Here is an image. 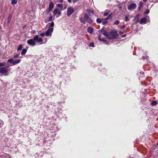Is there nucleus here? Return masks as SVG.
Returning <instances> with one entry per match:
<instances>
[{"mask_svg": "<svg viewBox=\"0 0 158 158\" xmlns=\"http://www.w3.org/2000/svg\"><path fill=\"white\" fill-rule=\"evenodd\" d=\"M74 12V10L73 7H70L68 8L67 11V15L69 16Z\"/></svg>", "mask_w": 158, "mask_h": 158, "instance_id": "nucleus-4", "label": "nucleus"}, {"mask_svg": "<svg viewBox=\"0 0 158 158\" xmlns=\"http://www.w3.org/2000/svg\"><path fill=\"white\" fill-rule=\"evenodd\" d=\"M157 104V102L156 101H153L151 102V104L152 106H155Z\"/></svg>", "mask_w": 158, "mask_h": 158, "instance_id": "nucleus-24", "label": "nucleus"}, {"mask_svg": "<svg viewBox=\"0 0 158 158\" xmlns=\"http://www.w3.org/2000/svg\"><path fill=\"white\" fill-rule=\"evenodd\" d=\"M67 1L69 3H71V0H67Z\"/></svg>", "mask_w": 158, "mask_h": 158, "instance_id": "nucleus-44", "label": "nucleus"}, {"mask_svg": "<svg viewBox=\"0 0 158 158\" xmlns=\"http://www.w3.org/2000/svg\"><path fill=\"white\" fill-rule=\"evenodd\" d=\"M126 36V35L124 34L122 36V37L123 38V37H125Z\"/></svg>", "mask_w": 158, "mask_h": 158, "instance_id": "nucleus-42", "label": "nucleus"}, {"mask_svg": "<svg viewBox=\"0 0 158 158\" xmlns=\"http://www.w3.org/2000/svg\"><path fill=\"white\" fill-rule=\"evenodd\" d=\"M33 39L35 42H37V43H40L42 42L43 41V39L40 37L38 35H35Z\"/></svg>", "mask_w": 158, "mask_h": 158, "instance_id": "nucleus-6", "label": "nucleus"}, {"mask_svg": "<svg viewBox=\"0 0 158 158\" xmlns=\"http://www.w3.org/2000/svg\"><path fill=\"white\" fill-rule=\"evenodd\" d=\"M20 61L21 60L20 59H18L14 60V62H13V65L19 64L20 62Z\"/></svg>", "mask_w": 158, "mask_h": 158, "instance_id": "nucleus-13", "label": "nucleus"}, {"mask_svg": "<svg viewBox=\"0 0 158 158\" xmlns=\"http://www.w3.org/2000/svg\"><path fill=\"white\" fill-rule=\"evenodd\" d=\"M88 31L90 34H92L93 32V29L91 27H89L88 29Z\"/></svg>", "mask_w": 158, "mask_h": 158, "instance_id": "nucleus-12", "label": "nucleus"}, {"mask_svg": "<svg viewBox=\"0 0 158 158\" xmlns=\"http://www.w3.org/2000/svg\"><path fill=\"white\" fill-rule=\"evenodd\" d=\"M149 10H146L145 12L144 13V14H148L149 13Z\"/></svg>", "mask_w": 158, "mask_h": 158, "instance_id": "nucleus-32", "label": "nucleus"}, {"mask_svg": "<svg viewBox=\"0 0 158 158\" xmlns=\"http://www.w3.org/2000/svg\"><path fill=\"white\" fill-rule=\"evenodd\" d=\"M54 6V3L52 1H50L49 5L48 10L50 12L53 9Z\"/></svg>", "mask_w": 158, "mask_h": 158, "instance_id": "nucleus-10", "label": "nucleus"}, {"mask_svg": "<svg viewBox=\"0 0 158 158\" xmlns=\"http://www.w3.org/2000/svg\"><path fill=\"white\" fill-rule=\"evenodd\" d=\"M147 19L146 18H143L141 19L139 23L141 24H145L146 23Z\"/></svg>", "mask_w": 158, "mask_h": 158, "instance_id": "nucleus-11", "label": "nucleus"}, {"mask_svg": "<svg viewBox=\"0 0 158 158\" xmlns=\"http://www.w3.org/2000/svg\"><path fill=\"white\" fill-rule=\"evenodd\" d=\"M11 16L10 15H9L8 18V22L7 23H10V20L11 19Z\"/></svg>", "mask_w": 158, "mask_h": 158, "instance_id": "nucleus-25", "label": "nucleus"}, {"mask_svg": "<svg viewBox=\"0 0 158 158\" xmlns=\"http://www.w3.org/2000/svg\"><path fill=\"white\" fill-rule=\"evenodd\" d=\"M98 39L100 41H102L104 43H106V40H104L103 39L101 38H100V35H99V37Z\"/></svg>", "mask_w": 158, "mask_h": 158, "instance_id": "nucleus-16", "label": "nucleus"}, {"mask_svg": "<svg viewBox=\"0 0 158 158\" xmlns=\"http://www.w3.org/2000/svg\"><path fill=\"white\" fill-rule=\"evenodd\" d=\"M118 35L117 33V31H112L109 33L110 39H116Z\"/></svg>", "mask_w": 158, "mask_h": 158, "instance_id": "nucleus-3", "label": "nucleus"}, {"mask_svg": "<svg viewBox=\"0 0 158 158\" xmlns=\"http://www.w3.org/2000/svg\"><path fill=\"white\" fill-rule=\"evenodd\" d=\"M126 27V26L125 25H122V26L121 27V29H123L124 28Z\"/></svg>", "mask_w": 158, "mask_h": 158, "instance_id": "nucleus-38", "label": "nucleus"}, {"mask_svg": "<svg viewBox=\"0 0 158 158\" xmlns=\"http://www.w3.org/2000/svg\"><path fill=\"white\" fill-rule=\"evenodd\" d=\"M11 69H6L5 67L0 68V76H7L8 75L9 73L8 71H10Z\"/></svg>", "mask_w": 158, "mask_h": 158, "instance_id": "nucleus-2", "label": "nucleus"}, {"mask_svg": "<svg viewBox=\"0 0 158 158\" xmlns=\"http://www.w3.org/2000/svg\"><path fill=\"white\" fill-rule=\"evenodd\" d=\"M136 4L135 3H133L128 6V9L130 10L134 9L136 8Z\"/></svg>", "mask_w": 158, "mask_h": 158, "instance_id": "nucleus-9", "label": "nucleus"}, {"mask_svg": "<svg viewBox=\"0 0 158 158\" xmlns=\"http://www.w3.org/2000/svg\"><path fill=\"white\" fill-rule=\"evenodd\" d=\"M107 22V20L106 19H102V23L103 25L106 24Z\"/></svg>", "mask_w": 158, "mask_h": 158, "instance_id": "nucleus-20", "label": "nucleus"}, {"mask_svg": "<svg viewBox=\"0 0 158 158\" xmlns=\"http://www.w3.org/2000/svg\"><path fill=\"white\" fill-rule=\"evenodd\" d=\"M109 12H110V11L108 10V12H106L104 13L103 14L104 16H107L109 14Z\"/></svg>", "mask_w": 158, "mask_h": 158, "instance_id": "nucleus-28", "label": "nucleus"}, {"mask_svg": "<svg viewBox=\"0 0 158 158\" xmlns=\"http://www.w3.org/2000/svg\"><path fill=\"white\" fill-rule=\"evenodd\" d=\"M7 62L10 63H12L13 65V62H14V59L12 58H11L8 60Z\"/></svg>", "mask_w": 158, "mask_h": 158, "instance_id": "nucleus-18", "label": "nucleus"}, {"mask_svg": "<svg viewBox=\"0 0 158 158\" xmlns=\"http://www.w3.org/2000/svg\"><path fill=\"white\" fill-rule=\"evenodd\" d=\"M112 13L110 14V15H109L106 18V20H108V19H111L112 18Z\"/></svg>", "mask_w": 158, "mask_h": 158, "instance_id": "nucleus-19", "label": "nucleus"}, {"mask_svg": "<svg viewBox=\"0 0 158 158\" xmlns=\"http://www.w3.org/2000/svg\"><path fill=\"white\" fill-rule=\"evenodd\" d=\"M125 20L126 21H127L129 20V19L128 18V16H126L125 17Z\"/></svg>", "mask_w": 158, "mask_h": 158, "instance_id": "nucleus-33", "label": "nucleus"}, {"mask_svg": "<svg viewBox=\"0 0 158 158\" xmlns=\"http://www.w3.org/2000/svg\"><path fill=\"white\" fill-rule=\"evenodd\" d=\"M58 9H55L53 12V15L55 16H56V15L58 14Z\"/></svg>", "mask_w": 158, "mask_h": 158, "instance_id": "nucleus-15", "label": "nucleus"}, {"mask_svg": "<svg viewBox=\"0 0 158 158\" xmlns=\"http://www.w3.org/2000/svg\"><path fill=\"white\" fill-rule=\"evenodd\" d=\"M23 48V46L22 45L20 44L19 45V47H18V49H17V51H20L22 50Z\"/></svg>", "mask_w": 158, "mask_h": 158, "instance_id": "nucleus-21", "label": "nucleus"}, {"mask_svg": "<svg viewBox=\"0 0 158 158\" xmlns=\"http://www.w3.org/2000/svg\"><path fill=\"white\" fill-rule=\"evenodd\" d=\"M52 15H51L49 16V21H51L52 20Z\"/></svg>", "mask_w": 158, "mask_h": 158, "instance_id": "nucleus-35", "label": "nucleus"}, {"mask_svg": "<svg viewBox=\"0 0 158 158\" xmlns=\"http://www.w3.org/2000/svg\"><path fill=\"white\" fill-rule=\"evenodd\" d=\"M5 65V62H1L0 63V67H2Z\"/></svg>", "mask_w": 158, "mask_h": 158, "instance_id": "nucleus-29", "label": "nucleus"}, {"mask_svg": "<svg viewBox=\"0 0 158 158\" xmlns=\"http://www.w3.org/2000/svg\"><path fill=\"white\" fill-rule=\"evenodd\" d=\"M27 52V50L25 48L23 49L21 52L22 55H23L25 54Z\"/></svg>", "mask_w": 158, "mask_h": 158, "instance_id": "nucleus-14", "label": "nucleus"}, {"mask_svg": "<svg viewBox=\"0 0 158 158\" xmlns=\"http://www.w3.org/2000/svg\"><path fill=\"white\" fill-rule=\"evenodd\" d=\"M139 15H137L136 17H135V19H136V18H138L139 17Z\"/></svg>", "mask_w": 158, "mask_h": 158, "instance_id": "nucleus-41", "label": "nucleus"}, {"mask_svg": "<svg viewBox=\"0 0 158 158\" xmlns=\"http://www.w3.org/2000/svg\"><path fill=\"white\" fill-rule=\"evenodd\" d=\"M27 43L29 45L32 47L34 46L36 44V43L33 38L28 40Z\"/></svg>", "mask_w": 158, "mask_h": 158, "instance_id": "nucleus-5", "label": "nucleus"}, {"mask_svg": "<svg viewBox=\"0 0 158 158\" xmlns=\"http://www.w3.org/2000/svg\"><path fill=\"white\" fill-rule=\"evenodd\" d=\"M59 1L61 3H62L63 2V0H59Z\"/></svg>", "mask_w": 158, "mask_h": 158, "instance_id": "nucleus-43", "label": "nucleus"}, {"mask_svg": "<svg viewBox=\"0 0 158 158\" xmlns=\"http://www.w3.org/2000/svg\"><path fill=\"white\" fill-rule=\"evenodd\" d=\"M50 27L53 28L54 26V23L53 22H52L50 24Z\"/></svg>", "mask_w": 158, "mask_h": 158, "instance_id": "nucleus-30", "label": "nucleus"}, {"mask_svg": "<svg viewBox=\"0 0 158 158\" xmlns=\"http://www.w3.org/2000/svg\"><path fill=\"white\" fill-rule=\"evenodd\" d=\"M119 33L120 35L123 34V32L122 31H120L119 32Z\"/></svg>", "mask_w": 158, "mask_h": 158, "instance_id": "nucleus-40", "label": "nucleus"}, {"mask_svg": "<svg viewBox=\"0 0 158 158\" xmlns=\"http://www.w3.org/2000/svg\"><path fill=\"white\" fill-rule=\"evenodd\" d=\"M19 54H16L14 56V58H16L18 57L19 56Z\"/></svg>", "mask_w": 158, "mask_h": 158, "instance_id": "nucleus-37", "label": "nucleus"}, {"mask_svg": "<svg viewBox=\"0 0 158 158\" xmlns=\"http://www.w3.org/2000/svg\"><path fill=\"white\" fill-rule=\"evenodd\" d=\"M53 30V28L50 27L47 31L45 32V34L47 36L50 35V37L52 36V34Z\"/></svg>", "mask_w": 158, "mask_h": 158, "instance_id": "nucleus-7", "label": "nucleus"}, {"mask_svg": "<svg viewBox=\"0 0 158 158\" xmlns=\"http://www.w3.org/2000/svg\"><path fill=\"white\" fill-rule=\"evenodd\" d=\"M78 1V0H73V3H74Z\"/></svg>", "mask_w": 158, "mask_h": 158, "instance_id": "nucleus-39", "label": "nucleus"}, {"mask_svg": "<svg viewBox=\"0 0 158 158\" xmlns=\"http://www.w3.org/2000/svg\"><path fill=\"white\" fill-rule=\"evenodd\" d=\"M89 46L90 47H94V43H91L89 45Z\"/></svg>", "mask_w": 158, "mask_h": 158, "instance_id": "nucleus-34", "label": "nucleus"}, {"mask_svg": "<svg viewBox=\"0 0 158 158\" xmlns=\"http://www.w3.org/2000/svg\"><path fill=\"white\" fill-rule=\"evenodd\" d=\"M102 20L99 18H98L96 19L97 22L98 23H100L102 22Z\"/></svg>", "mask_w": 158, "mask_h": 158, "instance_id": "nucleus-22", "label": "nucleus"}, {"mask_svg": "<svg viewBox=\"0 0 158 158\" xmlns=\"http://www.w3.org/2000/svg\"><path fill=\"white\" fill-rule=\"evenodd\" d=\"M17 2V0H12L11 3L12 4H16Z\"/></svg>", "mask_w": 158, "mask_h": 158, "instance_id": "nucleus-23", "label": "nucleus"}, {"mask_svg": "<svg viewBox=\"0 0 158 158\" xmlns=\"http://www.w3.org/2000/svg\"><path fill=\"white\" fill-rule=\"evenodd\" d=\"M98 32L100 34V35H101V34H102L103 35H104V36H106V38H108V39H109V34H108V33H107V32H105L103 30H99V31H98Z\"/></svg>", "mask_w": 158, "mask_h": 158, "instance_id": "nucleus-8", "label": "nucleus"}, {"mask_svg": "<svg viewBox=\"0 0 158 158\" xmlns=\"http://www.w3.org/2000/svg\"><path fill=\"white\" fill-rule=\"evenodd\" d=\"M61 15V11L59 10L58 13V14L56 15V17L57 18L60 15Z\"/></svg>", "mask_w": 158, "mask_h": 158, "instance_id": "nucleus-27", "label": "nucleus"}, {"mask_svg": "<svg viewBox=\"0 0 158 158\" xmlns=\"http://www.w3.org/2000/svg\"><path fill=\"white\" fill-rule=\"evenodd\" d=\"M86 12L85 13L79 18V20L81 23H83L87 22L89 24H92L93 21L89 16L91 14H94V12L92 10L89 9L86 10Z\"/></svg>", "mask_w": 158, "mask_h": 158, "instance_id": "nucleus-1", "label": "nucleus"}, {"mask_svg": "<svg viewBox=\"0 0 158 158\" xmlns=\"http://www.w3.org/2000/svg\"><path fill=\"white\" fill-rule=\"evenodd\" d=\"M57 6L61 10H63V6L62 4H57Z\"/></svg>", "mask_w": 158, "mask_h": 158, "instance_id": "nucleus-17", "label": "nucleus"}, {"mask_svg": "<svg viewBox=\"0 0 158 158\" xmlns=\"http://www.w3.org/2000/svg\"><path fill=\"white\" fill-rule=\"evenodd\" d=\"M40 35L42 37L44 36L45 35H46V34H45V33H42L40 34Z\"/></svg>", "mask_w": 158, "mask_h": 158, "instance_id": "nucleus-36", "label": "nucleus"}, {"mask_svg": "<svg viewBox=\"0 0 158 158\" xmlns=\"http://www.w3.org/2000/svg\"><path fill=\"white\" fill-rule=\"evenodd\" d=\"M3 124V123L2 121L0 120V127H2Z\"/></svg>", "mask_w": 158, "mask_h": 158, "instance_id": "nucleus-31", "label": "nucleus"}, {"mask_svg": "<svg viewBox=\"0 0 158 158\" xmlns=\"http://www.w3.org/2000/svg\"><path fill=\"white\" fill-rule=\"evenodd\" d=\"M119 23L120 22L118 20H116L114 22V24L117 25L119 24Z\"/></svg>", "mask_w": 158, "mask_h": 158, "instance_id": "nucleus-26", "label": "nucleus"}, {"mask_svg": "<svg viewBox=\"0 0 158 158\" xmlns=\"http://www.w3.org/2000/svg\"><path fill=\"white\" fill-rule=\"evenodd\" d=\"M144 2H146L147 0H143Z\"/></svg>", "mask_w": 158, "mask_h": 158, "instance_id": "nucleus-45", "label": "nucleus"}]
</instances>
